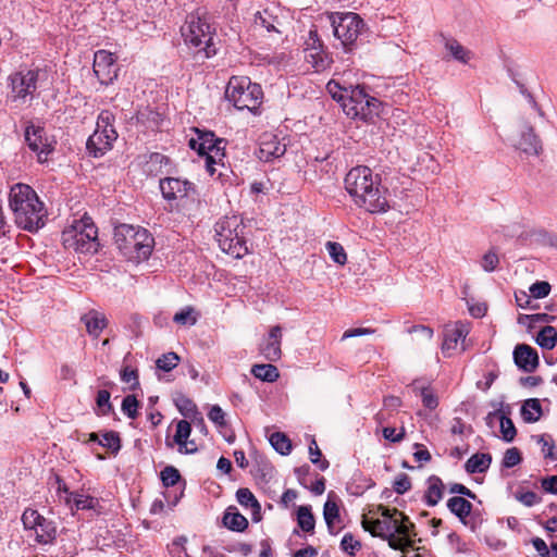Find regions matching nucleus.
<instances>
[{
    "instance_id": "864d4df0",
    "label": "nucleus",
    "mask_w": 557,
    "mask_h": 557,
    "mask_svg": "<svg viewBox=\"0 0 557 557\" xmlns=\"http://www.w3.org/2000/svg\"><path fill=\"white\" fill-rule=\"evenodd\" d=\"M522 461L521 453L517 447L508 448L503 457L502 466L504 468H513Z\"/></svg>"
},
{
    "instance_id": "ea45409f",
    "label": "nucleus",
    "mask_w": 557,
    "mask_h": 557,
    "mask_svg": "<svg viewBox=\"0 0 557 557\" xmlns=\"http://www.w3.org/2000/svg\"><path fill=\"white\" fill-rule=\"evenodd\" d=\"M445 47L449 50L455 60L463 64H467L471 59V51L467 50L456 39L447 40Z\"/></svg>"
},
{
    "instance_id": "1a4fd4ad",
    "label": "nucleus",
    "mask_w": 557,
    "mask_h": 557,
    "mask_svg": "<svg viewBox=\"0 0 557 557\" xmlns=\"http://www.w3.org/2000/svg\"><path fill=\"white\" fill-rule=\"evenodd\" d=\"M22 523L29 536H34L38 545L54 544L58 535L57 524L53 520L44 517L38 510L26 508L22 513Z\"/></svg>"
},
{
    "instance_id": "f257e3e1",
    "label": "nucleus",
    "mask_w": 557,
    "mask_h": 557,
    "mask_svg": "<svg viewBox=\"0 0 557 557\" xmlns=\"http://www.w3.org/2000/svg\"><path fill=\"white\" fill-rule=\"evenodd\" d=\"M345 189L355 205L369 213H384L389 209L387 189L381 184V175L366 165H358L346 174Z\"/></svg>"
},
{
    "instance_id": "bb28decb",
    "label": "nucleus",
    "mask_w": 557,
    "mask_h": 557,
    "mask_svg": "<svg viewBox=\"0 0 557 557\" xmlns=\"http://www.w3.org/2000/svg\"><path fill=\"white\" fill-rule=\"evenodd\" d=\"M306 45L307 49L315 51V53H310L306 58H312L313 67H315L317 71L324 69V58L321 54L323 51V41L319 37L317 29L309 30Z\"/></svg>"
},
{
    "instance_id": "b1692460",
    "label": "nucleus",
    "mask_w": 557,
    "mask_h": 557,
    "mask_svg": "<svg viewBox=\"0 0 557 557\" xmlns=\"http://www.w3.org/2000/svg\"><path fill=\"white\" fill-rule=\"evenodd\" d=\"M222 523L233 532H244L249 524L247 518L243 516L235 506H228L225 509Z\"/></svg>"
},
{
    "instance_id": "cd10ccee",
    "label": "nucleus",
    "mask_w": 557,
    "mask_h": 557,
    "mask_svg": "<svg viewBox=\"0 0 557 557\" xmlns=\"http://www.w3.org/2000/svg\"><path fill=\"white\" fill-rule=\"evenodd\" d=\"M444 496V484L440 476L431 475L428 479V490L423 496L424 503L429 507L436 506Z\"/></svg>"
},
{
    "instance_id": "5fc2aeb1",
    "label": "nucleus",
    "mask_w": 557,
    "mask_h": 557,
    "mask_svg": "<svg viewBox=\"0 0 557 557\" xmlns=\"http://www.w3.org/2000/svg\"><path fill=\"white\" fill-rule=\"evenodd\" d=\"M326 90L331 95V97L337 101L339 104L344 101L345 94L348 92L349 87H343L339 83L335 81H330L326 84Z\"/></svg>"
},
{
    "instance_id": "37998d69",
    "label": "nucleus",
    "mask_w": 557,
    "mask_h": 557,
    "mask_svg": "<svg viewBox=\"0 0 557 557\" xmlns=\"http://www.w3.org/2000/svg\"><path fill=\"white\" fill-rule=\"evenodd\" d=\"M499 422L502 438L507 443H511L517 435V430L512 420L502 411V413H499Z\"/></svg>"
},
{
    "instance_id": "603ef678",
    "label": "nucleus",
    "mask_w": 557,
    "mask_h": 557,
    "mask_svg": "<svg viewBox=\"0 0 557 557\" xmlns=\"http://www.w3.org/2000/svg\"><path fill=\"white\" fill-rule=\"evenodd\" d=\"M139 401L134 395H127L122 400V411L131 419L138 416Z\"/></svg>"
},
{
    "instance_id": "8fccbe9b",
    "label": "nucleus",
    "mask_w": 557,
    "mask_h": 557,
    "mask_svg": "<svg viewBox=\"0 0 557 557\" xmlns=\"http://www.w3.org/2000/svg\"><path fill=\"white\" fill-rule=\"evenodd\" d=\"M160 478H161L162 484L165 487H171L178 483V481L181 480V473L175 467L166 466L160 472Z\"/></svg>"
},
{
    "instance_id": "c756f323",
    "label": "nucleus",
    "mask_w": 557,
    "mask_h": 557,
    "mask_svg": "<svg viewBox=\"0 0 557 557\" xmlns=\"http://www.w3.org/2000/svg\"><path fill=\"white\" fill-rule=\"evenodd\" d=\"M447 508L455 515L462 523L467 524L466 519L472 511V504L461 496H453L447 500Z\"/></svg>"
},
{
    "instance_id": "f03ea898",
    "label": "nucleus",
    "mask_w": 557,
    "mask_h": 557,
    "mask_svg": "<svg viewBox=\"0 0 557 557\" xmlns=\"http://www.w3.org/2000/svg\"><path fill=\"white\" fill-rule=\"evenodd\" d=\"M9 207L18 227L36 232L45 225L46 210L36 191L26 184L13 185L9 193Z\"/></svg>"
},
{
    "instance_id": "412c9836",
    "label": "nucleus",
    "mask_w": 557,
    "mask_h": 557,
    "mask_svg": "<svg viewBox=\"0 0 557 557\" xmlns=\"http://www.w3.org/2000/svg\"><path fill=\"white\" fill-rule=\"evenodd\" d=\"M113 147V134L101 135L100 131H96L88 137L86 141V150L89 156L100 158L104 156Z\"/></svg>"
},
{
    "instance_id": "052dcab7",
    "label": "nucleus",
    "mask_w": 557,
    "mask_h": 557,
    "mask_svg": "<svg viewBox=\"0 0 557 557\" xmlns=\"http://www.w3.org/2000/svg\"><path fill=\"white\" fill-rule=\"evenodd\" d=\"M393 487L398 495L405 494L411 488L410 478L406 473L398 474L394 481Z\"/></svg>"
},
{
    "instance_id": "a211bd4d",
    "label": "nucleus",
    "mask_w": 557,
    "mask_h": 557,
    "mask_svg": "<svg viewBox=\"0 0 557 557\" xmlns=\"http://www.w3.org/2000/svg\"><path fill=\"white\" fill-rule=\"evenodd\" d=\"M469 332V323L462 321L456 322L451 327H446L444 331V341L442 344L443 354L450 357L453 351L456 350L458 343H465Z\"/></svg>"
},
{
    "instance_id": "f704fd0d",
    "label": "nucleus",
    "mask_w": 557,
    "mask_h": 557,
    "mask_svg": "<svg viewBox=\"0 0 557 557\" xmlns=\"http://www.w3.org/2000/svg\"><path fill=\"white\" fill-rule=\"evenodd\" d=\"M521 416L528 423H534L541 419L542 405L537 398H529L524 400L521 407Z\"/></svg>"
},
{
    "instance_id": "6ab92c4d",
    "label": "nucleus",
    "mask_w": 557,
    "mask_h": 557,
    "mask_svg": "<svg viewBox=\"0 0 557 557\" xmlns=\"http://www.w3.org/2000/svg\"><path fill=\"white\" fill-rule=\"evenodd\" d=\"M512 355L515 364L524 372L532 373L540 364L539 354L530 345L518 344Z\"/></svg>"
},
{
    "instance_id": "2eb2a0df",
    "label": "nucleus",
    "mask_w": 557,
    "mask_h": 557,
    "mask_svg": "<svg viewBox=\"0 0 557 557\" xmlns=\"http://www.w3.org/2000/svg\"><path fill=\"white\" fill-rule=\"evenodd\" d=\"M362 528L370 532L372 536L380 537L388 542V546L395 550H404V540L397 539L394 534L395 523L392 521H384L380 519L369 520L362 519Z\"/></svg>"
},
{
    "instance_id": "de8ad7c7",
    "label": "nucleus",
    "mask_w": 557,
    "mask_h": 557,
    "mask_svg": "<svg viewBox=\"0 0 557 557\" xmlns=\"http://www.w3.org/2000/svg\"><path fill=\"white\" fill-rule=\"evenodd\" d=\"M309 455L310 461L317 465L321 471H325L330 467V462L325 458H322V453L314 438H312L309 445Z\"/></svg>"
},
{
    "instance_id": "4d7b16f0",
    "label": "nucleus",
    "mask_w": 557,
    "mask_h": 557,
    "mask_svg": "<svg viewBox=\"0 0 557 557\" xmlns=\"http://www.w3.org/2000/svg\"><path fill=\"white\" fill-rule=\"evenodd\" d=\"M550 284L546 281H536L535 283H533L530 288H529V292L531 294V296L535 299H542V298H545L549 295L550 293Z\"/></svg>"
},
{
    "instance_id": "f8f14e48",
    "label": "nucleus",
    "mask_w": 557,
    "mask_h": 557,
    "mask_svg": "<svg viewBox=\"0 0 557 557\" xmlns=\"http://www.w3.org/2000/svg\"><path fill=\"white\" fill-rule=\"evenodd\" d=\"M159 189L162 198L170 205L171 209L175 202L196 194V186L193 182L174 176L160 178Z\"/></svg>"
},
{
    "instance_id": "7c9ffc66",
    "label": "nucleus",
    "mask_w": 557,
    "mask_h": 557,
    "mask_svg": "<svg viewBox=\"0 0 557 557\" xmlns=\"http://www.w3.org/2000/svg\"><path fill=\"white\" fill-rule=\"evenodd\" d=\"M399 518H400V520L398 519L397 524H395L394 534L400 535L401 536L400 539H403L405 541L404 542V550H405L407 547L412 546L411 537L416 536L417 534L414 532V523H412L409 520L408 516H406L404 512H401Z\"/></svg>"
},
{
    "instance_id": "9b49d317",
    "label": "nucleus",
    "mask_w": 557,
    "mask_h": 557,
    "mask_svg": "<svg viewBox=\"0 0 557 557\" xmlns=\"http://www.w3.org/2000/svg\"><path fill=\"white\" fill-rule=\"evenodd\" d=\"M39 70L18 71L9 76L11 100L25 103L28 96L33 97L37 89Z\"/></svg>"
},
{
    "instance_id": "774afa93",
    "label": "nucleus",
    "mask_w": 557,
    "mask_h": 557,
    "mask_svg": "<svg viewBox=\"0 0 557 557\" xmlns=\"http://www.w3.org/2000/svg\"><path fill=\"white\" fill-rule=\"evenodd\" d=\"M450 432L455 435H462L465 432L472 434L473 429L471 425H466L461 418L456 417L453 419Z\"/></svg>"
},
{
    "instance_id": "393cba45",
    "label": "nucleus",
    "mask_w": 557,
    "mask_h": 557,
    "mask_svg": "<svg viewBox=\"0 0 557 557\" xmlns=\"http://www.w3.org/2000/svg\"><path fill=\"white\" fill-rule=\"evenodd\" d=\"M236 499L240 506L251 509L253 522H259L262 519L261 505L249 488H238Z\"/></svg>"
},
{
    "instance_id": "69168bd1",
    "label": "nucleus",
    "mask_w": 557,
    "mask_h": 557,
    "mask_svg": "<svg viewBox=\"0 0 557 557\" xmlns=\"http://www.w3.org/2000/svg\"><path fill=\"white\" fill-rule=\"evenodd\" d=\"M115 115L110 110H102L97 117L98 127H114Z\"/></svg>"
},
{
    "instance_id": "423d86ee",
    "label": "nucleus",
    "mask_w": 557,
    "mask_h": 557,
    "mask_svg": "<svg viewBox=\"0 0 557 557\" xmlns=\"http://www.w3.org/2000/svg\"><path fill=\"white\" fill-rule=\"evenodd\" d=\"M65 248L74 249L82 253H96L99 249L98 228L90 216L84 215L74 221L71 228L62 234Z\"/></svg>"
},
{
    "instance_id": "49530a36",
    "label": "nucleus",
    "mask_w": 557,
    "mask_h": 557,
    "mask_svg": "<svg viewBox=\"0 0 557 557\" xmlns=\"http://www.w3.org/2000/svg\"><path fill=\"white\" fill-rule=\"evenodd\" d=\"M110 397H111V394L109 391H107V389L98 391L97 397H96V404L99 409V411L97 412L98 416H107L113 410V407L110 403Z\"/></svg>"
},
{
    "instance_id": "2f4dec72",
    "label": "nucleus",
    "mask_w": 557,
    "mask_h": 557,
    "mask_svg": "<svg viewBox=\"0 0 557 557\" xmlns=\"http://www.w3.org/2000/svg\"><path fill=\"white\" fill-rule=\"evenodd\" d=\"M518 148L527 154L539 156L542 150V145L532 127H528V129L522 133Z\"/></svg>"
},
{
    "instance_id": "6e6552de",
    "label": "nucleus",
    "mask_w": 557,
    "mask_h": 557,
    "mask_svg": "<svg viewBox=\"0 0 557 557\" xmlns=\"http://www.w3.org/2000/svg\"><path fill=\"white\" fill-rule=\"evenodd\" d=\"M329 20L334 36L341 41L345 51H351L358 37L366 30L367 25L361 16L355 12H331Z\"/></svg>"
},
{
    "instance_id": "e433bc0d",
    "label": "nucleus",
    "mask_w": 557,
    "mask_h": 557,
    "mask_svg": "<svg viewBox=\"0 0 557 557\" xmlns=\"http://www.w3.org/2000/svg\"><path fill=\"white\" fill-rule=\"evenodd\" d=\"M333 493H330L326 502L323 506V517L327 527V530L331 534H334V523L339 519V507L332 498Z\"/></svg>"
},
{
    "instance_id": "0eeeda50",
    "label": "nucleus",
    "mask_w": 557,
    "mask_h": 557,
    "mask_svg": "<svg viewBox=\"0 0 557 557\" xmlns=\"http://www.w3.org/2000/svg\"><path fill=\"white\" fill-rule=\"evenodd\" d=\"M214 32L206 17L198 14H189L182 27V36L187 45L198 49V52H203L205 58L209 59L216 54V49L213 40Z\"/></svg>"
},
{
    "instance_id": "dca6fc26",
    "label": "nucleus",
    "mask_w": 557,
    "mask_h": 557,
    "mask_svg": "<svg viewBox=\"0 0 557 557\" xmlns=\"http://www.w3.org/2000/svg\"><path fill=\"white\" fill-rule=\"evenodd\" d=\"M344 101L341 107L344 113L351 119H360L363 121V103L366 99V89L359 85L349 86L348 92L345 94Z\"/></svg>"
},
{
    "instance_id": "680f3d73",
    "label": "nucleus",
    "mask_w": 557,
    "mask_h": 557,
    "mask_svg": "<svg viewBox=\"0 0 557 557\" xmlns=\"http://www.w3.org/2000/svg\"><path fill=\"white\" fill-rule=\"evenodd\" d=\"M499 263V259L496 252L493 250L487 251L481 260V265L484 271L493 272Z\"/></svg>"
},
{
    "instance_id": "09e8293b",
    "label": "nucleus",
    "mask_w": 557,
    "mask_h": 557,
    "mask_svg": "<svg viewBox=\"0 0 557 557\" xmlns=\"http://www.w3.org/2000/svg\"><path fill=\"white\" fill-rule=\"evenodd\" d=\"M381 104L382 102L377 98L369 96L366 92L364 103L362 104L364 112L363 121L371 120L374 115H379Z\"/></svg>"
},
{
    "instance_id": "a878e982",
    "label": "nucleus",
    "mask_w": 557,
    "mask_h": 557,
    "mask_svg": "<svg viewBox=\"0 0 557 557\" xmlns=\"http://www.w3.org/2000/svg\"><path fill=\"white\" fill-rule=\"evenodd\" d=\"M191 433V425L187 420H180L176 423V432L173 437V442L178 446V453L183 455L195 454L198 448H189L187 446V440Z\"/></svg>"
},
{
    "instance_id": "aec40b11",
    "label": "nucleus",
    "mask_w": 557,
    "mask_h": 557,
    "mask_svg": "<svg viewBox=\"0 0 557 557\" xmlns=\"http://www.w3.org/2000/svg\"><path fill=\"white\" fill-rule=\"evenodd\" d=\"M143 172L147 176L156 177L161 174L174 172L172 160L160 152H151L143 164Z\"/></svg>"
},
{
    "instance_id": "0e129e2a",
    "label": "nucleus",
    "mask_w": 557,
    "mask_h": 557,
    "mask_svg": "<svg viewBox=\"0 0 557 557\" xmlns=\"http://www.w3.org/2000/svg\"><path fill=\"white\" fill-rule=\"evenodd\" d=\"M516 498L527 507H532L541 502V497L532 491L517 493Z\"/></svg>"
},
{
    "instance_id": "c85d7f7f",
    "label": "nucleus",
    "mask_w": 557,
    "mask_h": 557,
    "mask_svg": "<svg viewBox=\"0 0 557 557\" xmlns=\"http://www.w3.org/2000/svg\"><path fill=\"white\" fill-rule=\"evenodd\" d=\"M492 463V455L488 453H475L465 463L468 474L484 473Z\"/></svg>"
},
{
    "instance_id": "6e6d98bb",
    "label": "nucleus",
    "mask_w": 557,
    "mask_h": 557,
    "mask_svg": "<svg viewBox=\"0 0 557 557\" xmlns=\"http://www.w3.org/2000/svg\"><path fill=\"white\" fill-rule=\"evenodd\" d=\"M187 542L186 536L182 535L173 540L171 545H169V552L172 557H190L187 554L185 544Z\"/></svg>"
},
{
    "instance_id": "473e14b6",
    "label": "nucleus",
    "mask_w": 557,
    "mask_h": 557,
    "mask_svg": "<svg viewBox=\"0 0 557 557\" xmlns=\"http://www.w3.org/2000/svg\"><path fill=\"white\" fill-rule=\"evenodd\" d=\"M412 389L416 395H420L423 406L429 410H434L438 406V397L430 385L421 384L416 380L412 383Z\"/></svg>"
},
{
    "instance_id": "e2e57ef3",
    "label": "nucleus",
    "mask_w": 557,
    "mask_h": 557,
    "mask_svg": "<svg viewBox=\"0 0 557 557\" xmlns=\"http://www.w3.org/2000/svg\"><path fill=\"white\" fill-rule=\"evenodd\" d=\"M208 418L216 425L219 426H225L226 420H225V412L219 405H213L209 412Z\"/></svg>"
},
{
    "instance_id": "7ed1b4c3",
    "label": "nucleus",
    "mask_w": 557,
    "mask_h": 557,
    "mask_svg": "<svg viewBox=\"0 0 557 557\" xmlns=\"http://www.w3.org/2000/svg\"><path fill=\"white\" fill-rule=\"evenodd\" d=\"M114 244L128 261L138 263L150 257L154 238L141 226L120 224L114 228Z\"/></svg>"
},
{
    "instance_id": "9d476101",
    "label": "nucleus",
    "mask_w": 557,
    "mask_h": 557,
    "mask_svg": "<svg viewBox=\"0 0 557 557\" xmlns=\"http://www.w3.org/2000/svg\"><path fill=\"white\" fill-rule=\"evenodd\" d=\"M24 140L32 152L37 156L39 163L48 161L49 156L53 153L57 141L48 136L47 131L41 125H36L28 121L24 129Z\"/></svg>"
},
{
    "instance_id": "a18cd8bd",
    "label": "nucleus",
    "mask_w": 557,
    "mask_h": 557,
    "mask_svg": "<svg viewBox=\"0 0 557 557\" xmlns=\"http://www.w3.org/2000/svg\"><path fill=\"white\" fill-rule=\"evenodd\" d=\"M325 247H326V250H327L331 259L335 263H337L339 265H344L347 262L346 251L339 243L327 242Z\"/></svg>"
},
{
    "instance_id": "ddd939ff",
    "label": "nucleus",
    "mask_w": 557,
    "mask_h": 557,
    "mask_svg": "<svg viewBox=\"0 0 557 557\" xmlns=\"http://www.w3.org/2000/svg\"><path fill=\"white\" fill-rule=\"evenodd\" d=\"M195 133L197 136L191 137L188 140V146L191 150L197 151L199 156H203L206 158V169L212 176L215 173L214 165L216 164L215 157L212 154V149L214 148L215 143L224 144V139L216 137L215 134L210 131H200L199 128H195Z\"/></svg>"
},
{
    "instance_id": "58836bf2",
    "label": "nucleus",
    "mask_w": 557,
    "mask_h": 557,
    "mask_svg": "<svg viewBox=\"0 0 557 557\" xmlns=\"http://www.w3.org/2000/svg\"><path fill=\"white\" fill-rule=\"evenodd\" d=\"M69 502H73L77 510H97V507H99V500L97 498L78 493H71Z\"/></svg>"
},
{
    "instance_id": "5701e85b",
    "label": "nucleus",
    "mask_w": 557,
    "mask_h": 557,
    "mask_svg": "<svg viewBox=\"0 0 557 557\" xmlns=\"http://www.w3.org/2000/svg\"><path fill=\"white\" fill-rule=\"evenodd\" d=\"M282 329L275 325L270 330L268 341L261 345L260 351L269 361H276L282 356L281 350Z\"/></svg>"
},
{
    "instance_id": "3c124183",
    "label": "nucleus",
    "mask_w": 557,
    "mask_h": 557,
    "mask_svg": "<svg viewBox=\"0 0 557 557\" xmlns=\"http://www.w3.org/2000/svg\"><path fill=\"white\" fill-rule=\"evenodd\" d=\"M341 548L349 556H355L361 549V543L351 533H346L341 541Z\"/></svg>"
},
{
    "instance_id": "bf43d9fd",
    "label": "nucleus",
    "mask_w": 557,
    "mask_h": 557,
    "mask_svg": "<svg viewBox=\"0 0 557 557\" xmlns=\"http://www.w3.org/2000/svg\"><path fill=\"white\" fill-rule=\"evenodd\" d=\"M121 381L124 383L133 382L129 389L135 391L139 387L138 372L128 366L124 367L120 373Z\"/></svg>"
},
{
    "instance_id": "4be33fe9",
    "label": "nucleus",
    "mask_w": 557,
    "mask_h": 557,
    "mask_svg": "<svg viewBox=\"0 0 557 557\" xmlns=\"http://www.w3.org/2000/svg\"><path fill=\"white\" fill-rule=\"evenodd\" d=\"M81 322L86 326V331L92 338H98L101 332L108 326L109 321L106 315L95 309L89 310L81 317Z\"/></svg>"
},
{
    "instance_id": "c9c22d12",
    "label": "nucleus",
    "mask_w": 557,
    "mask_h": 557,
    "mask_svg": "<svg viewBox=\"0 0 557 557\" xmlns=\"http://www.w3.org/2000/svg\"><path fill=\"white\" fill-rule=\"evenodd\" d=\"M297 524L302 532L313 533L315 519L310 505L299 506L297 509Z\"/></svg>"
},
{
    "instance_id": "39448f33",
    "label": "nucleus",
    "mask_w": 557,
    "mask_h": 557,
    "mask_svg": "<svg viewBox=\"0 0 557 557\" xmlns=\"http://www.w3.org/2000/svg\"><path fill=\"white\" fill-rule=\"evenodd\" d=\"M225 98L237 110L247 109L256 114L262 103L263 91L261 86L252 83L249 77L233 76L227 84Z\"/></svg>"
},
{
    "instance_id": "4c0bfd02",
    "label": "nucleus",
    "mask_w": 557,
    "mask_h": 557,
    "mask_svg": "<svg viewBox=\"0 0 557 557\" xmlns=\"http://www.w3.org/2000/svg\"><path fill=\"white\" fill-rule=\"evenodd\" d=\"M536 344L546 350H550L556 346L557 343V331L554 326L545 325L537 333L535 338Z\"/></svg>"
},
{
    "instance_id": "338daca9",
    "label": "nucleus",
    "mask_w": 557,
    "mask_h": 557,
    "mask_svg": "<svg viewBox=\"0 0 557 557\" xmlns=\"http://www.w3.org/2000/svg\"><path fill=\"white\" fill-rule=\"evenodd\" d=\"M531 294L524 290L515 293V299L518 307L522 309H536L539 306H533L531 300Z\"/></svg>"
},
{
    "instance_id": "79ce46f5",
    "label": "nucleus",
    "mask_w": 557,
    "mask_h": 557,
    "mask_svg": "<svg viewBox=\"0 0 557 557\" xmlns=\"http://www.w3.org/2000/svg\"><path fill=\"white\" fill-rule=\"evenodd\" d=\"M99 445L106 447L114 455H116L122 447L120 435L115 431L104 432L102 434V440L99 441Z\"/></svg>"
},
{
    "instance_id": "c03bdc74",
    "label": "nucleus",
    "mask_w": 557,
    "mask_h": 557,
    "mask_svg": "<svg viewBox=\"0 0 557 557\" xmlns=\"http://www.w3.org/2000/svg\"><path fill=\"white\" fill-rule=\"evenodd\" d=\"M180 361V357L176 352L170 351L166 354H163L161 357H159L156 361V367L158 370H162L164 372H170L174 368L177 367Z\"/></svg>"
},
{
    "instance_id": "13d9d810",
    "label": "nucleus",
    "mask_w": 557,
    "mask_h": 557,
    "mask_svg": "<svg viewBox=\"0 0 557 557\" xmlns=\"http://www.w3.org/2000/svg\"><path fill=\"white\" fill-rule=\"evenodd\" d=\"M193 312L194 309L191 307H186L174 314L173 321L181 325H194L197 322V318L193 315Z\"/></svg>"
},
{
    "instance_id": "a19ab883",
    "label": "nucleus",
    "mask_w": 557,
    "mask_h": 557,
    "mask_svg": "<svg viewBox=\"0 0 557 557\" xmlns=\"http://www.w3.org/2000/svg\"><path fill=\"white\" fill-rule=\"evenodd\" d=\"M269 441L271 446L281 455H288L292 450V443L284 433L275 432L271 434Z\"/></svg>"
},
{
    "instance_id": "4468645a",
    "label": "nucleus",
    "mask_w": 557,
    "mask_h": 557,
    "mask_svg": "<svg viewBox=\"0 0 557 557\" xmlns=\"http://www.w3.org/2000/svg\"><path fill=\"white\" fill-rule=\"evenodd\" d=\"M92 71L101 85L109 86L113 84L119 72L114 54L107 50L95 52Z\"/></svg>"
},
{
    "instance_id": "72a5a7b5",
    "label": "nucleus",
    "mask_w": 557,
    "mask_h": 557,
    "mask_svg": "<svg viewBox=\"0 0 557 557\" xmlns=\"http://www.w3.org/2000/svg\"><path fill=\"white\" fill-rule=\"evenodd\" d=\"M250 372L256 379L268 383L275 382L280 376L277 368L271 363L253 364Z\"/></svg>"
},
{
    "instance_id": "20e7f679",
    "label": "nucleus",
    "mask_w": 557,
    "mask_h": 557,
    "mask_svg": "<svg viewBox=\"0 0 557 557\" xmlns=\"http://www.w3.org/2000/svg\"><path fill=\"white\" fill-rule=\"evenodd\" d=\"M219 247L236 259L248 253L246 225L238 215L225 216L215 224Z\"/></svg>"
},
{
    "instance_id": "f3484780",
    "label": "nucleus",
    "mask_w": 557,
    "mask_h": 557,
    "mask_svg": "<svg viewBox=\"0 0 557 557\" xmlns=\"http://www.w3.org/2000/svg\"><path fill=\"white\" fill-rule=\"evenodd\" d=\"M286 152V144L282 143L276 135L264 134L259 144L257 157L260 161L271 162L280 159Z\"/></svg>"
}]
</instances>
